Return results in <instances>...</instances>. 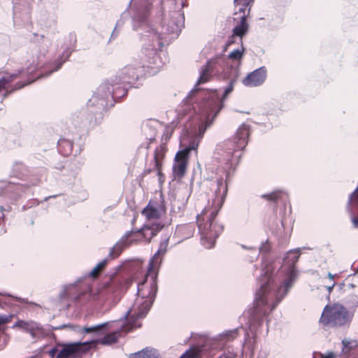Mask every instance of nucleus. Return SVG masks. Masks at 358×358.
<instances>
[{
	"label": "nucleus",
	"mask_w": 358,
	"mask_h": 358,
	"mask_svg": "<svg viewBox=\"0 0 358 358\" xmlns=\"http://www.w3.org/2000/svg\"><path fill=\"white\" fill-rule=\"evenodd\" d=\"M267 78V69L262 66L248 73L242 80L246 87H258L262 85Z\"/></svg>",
	"instance_id": "obj_8"
},
{
	"label": "nucleus",
	"mask_w": 358,
	"mask_h": 358,
	"mask_svg": "<svg viewBox=\"0 0 358 358\" xmlns=\"http://www.w3.org/2000/svg\"><path fill=\"white\" fill-rule=\"evenodd\" d=\"M166 212L165 207L157 201L150 200L142 210V215L147 219H159Z\"/></svg>",
	"instance_id": "obj_11"
},
{
	"label": "nucleus",
	"mask_w": 358,
	"mask_h": 358,
	"mask_svg": "<svg viewBox=\"0 0 358 358\" xmlns=\"http://www.w3.org/2000/svg\"><path fill=\"white\" fill-rule=\"evenodd\" d=\"M213 101V107L212 108V112H214V117H215L220 111L222 106L221 101L217 97Z\"/></svg>",
	"instance_id": "obj_33"
},
{
	"label": "nucleus",
	"mask_w": 358,
	"mask_h": 358,
	"mask_svg": "<svg viewBox=\"0 0 358 358\" xmlns=\"http://www.w3.org/2000/svg\"><path fill=\"white\" fill-rule=\"evenodd\" d=\"M336 355L333 352H329L327 354H323L321 352H315L314 354L313 358H336Z\"/></svg>",
	"instance_id": "obj_34"
},
{
	"label": "nucleus",
	"mask_w": 358,
	"mask_h": 358,
	"mask_svg": "<svg viewBox=\"0 0 358 358\" xmlns=\"http://www.w3.org/2000/svg\"><path fill=\"white\" fill-rule=\"evenodd\" d=\"M244 55V48L242 46L241 50L237 49L232 51L228 56L229 59L233 61H237L242 59Z\"/></svg>",
	"instance_id": "obj_30"
},
{
	"label": "nucleus",
	"mask_w": 358,
	"mask_h": 358,
	"mask_svg": "<svg viewBox=\"0 0 358 358\" xmlns=\"http://www.w3.org/2000/svg\"><path fill=\"white\" fill-rule=\"evenodd\" d=\"M124 240H122L121 243H117L115 244L111 249L109 252V257L110 259H115L120 256V255L122 252L124 248Z\"/></svg>",
	"instance_id": "obj_25"
},
{
	"label": "nucleus",
	"mask_w": 358,
	"mask_h": 358,
	"mask_svg": "<svg viewBox=\"0 0 358 358\" xmlns=\"http://www.w3.org/2000/svg\"><path fill=\"white\" fill-rule=\"evenodd\" d=\"M227 192V186L222 180L217 181V189L215 197L210 201L196 216V224L201 236V244L208 249L212 248L217 238L222 231L223 227L215 222V219L222 208Z\"/></svg>",
	"instance_id": "obj_2"
},
{
	"label": "nucleus",
	"mask_w": 358,
	"mask_h": 358,
	"mask_svg": "<svg viewBox=\"0 0 358 358\" xmlns=\"http://www.w3.org/2000/svg\"><path fill=\"white\" fill-rule=\"evenodd\" d=\"M171 137V134L169 135L168 134V132H166V134H164L163 136H162V140H164L165 141L164 143H166L169 140Z\"/></svg>",
	"instance_id": "obj_41"
},
{
	"label": "nucleus",
	"mask_w": 358,
	"mask_h": 358,
	"mask_svg": "<svg viewBox=\"0 0 358 358\" xmlns=\"http://www.w3.org/2000/svg\"><path fill=\"white\" fill-rule=\"evenodd\" d=\"M212 72L213 67L211 66V62L208 61L202 69L200 77L196 82V85H199L210 81Z\"/></svg>",
	"instance_id": "obj_18"
},
{
	"label": "nucleus",
	"mask_w": 358,
	"mask_h": 358,
	"mask_svg": "<svg viewBox=\"0 0 358 358\" xmlns=\"http://www.w3.org/2000/svg\"><path fill=\"white\" fill-rule=\"evenodd\" d=\"M27 333H29L33 338L40 339L45 336L43 328L35 322H32Z\"/></svg>",
	"instance_id": "obj_21"
},
{
	"label": "nucleus",
	"mask_w": 358,
	"mask_h": 358,
	"mask_svg": "<svg viewBox=\"0 0 358 358\" xmlns=\"http://www.w3.org/2000/svg\"><path fill=\"white\" fill-rule=\"evenodd\" d=\"M351 320L349 311L338 303L327 305L322 313L320 322L324 325L337 327L348 324Z\"/></svg>",
	"instance_id": "obj_4"
},
{
	"label": "nucleus",
	"mask_w": 358,
	"mask_h": 358,
	"mask_svg": "<svg viewBox=\"0 0 358 358\" xmlns=\"http://www.w3.org/2000/svg\"><path fill=\"white\" fill-rule=\"evenodd\" d=\"M205 131H206V127H204L203 124H201L199 126V136L201 137H202Z\"/></svg>",
	"instance_id": "obj_40"
},
{
	"label": "nucleus",
	"mask_w": 358,
	"mask_h": 358,
	"mask_svg": "<svg viewBox=\"0 0 358 358\" xmlns=\"http://www.w3.org/2000/svg\"><path fill=\"white\" fill-rule=\"evenodd\" d=\"M254 0H234L235 5L252 6Z\"/></svg>",
	"instance_id": "obj_35"
},
{
	"label": "nucleus",
	"mask_w": 358,
	"mask_h": 358,
	"mask_svg": "<svg viewBox=\"0 0 358 358\" xmlns=\"http://www.w3.org/2000/svg\"><path fill=\"white\" fill-rule=\"evenodd\" d=\"M158 58V55L155 49L148 50L145 54L141 68H152V64H155Z\"/></svg>",
	"instance_id": "obj_16"
},
{
	"label": "nucleus",
	"mask_w": 358,
	"mask_h": 358,
	"mask_svg": "<svg viewBox=\"0 0 358 358\" xmlns=\"http://www.w3.org/2000/svg\"><path fill=\"white\" fill-rule=\"evenodd\" d=\"M167 151L168 148L166 143H162L154 151L155 170L157 171L159 180H162L164 177L162 173L163 162Z\"/></svg>",
	"instance_id": "obj_10"
},
{
	"label": "nucleus",
	"mask_w": 358,
	"mask_h": 358,
	"mask_svg": "<svg viewBox=\"0 0 358 358\" xmlns=\"http://www.w3.org/2000/svg\"><path fill=\"white\" fill-rule=\"evenodd\" d=\"M335 285H336V283L334 282H333L329 286L327 287V289H328L329 292H331V290L333 289V288L334 287Z\"/></svg>",
	"instance_id": "obj_44"
},
{
	"label": "nucleus",
	"mask_w": 358,
	"mask_h": 358,
	"mask_svg": "<svg viewBox=\"0 0 358 358\" xmlns=\"http://www.w3.org/2000/svg\"><path fill=\"white\" fill-rule=\"evenodd\" d=\"M285 196L286 194L283 192L276 190L270 194H262L261 197L267 201L277 203L278 201L282 200Z\"/></svg>",
	"instance_id": "obj_24"
},
{
	"label": "nucleus",
	"mask_w": 358,
	"mask_h": 358,
	"mask_svg": "<svg viewBox=\"0 0 358 358\" xmlns=\"http://www.w3.org/2000/svg\"><path fill=\"white\" fill-rule=\"evenodd\" d=\"M23 86H24V85H20V86H18V87H17V89H20V88H22Z\"/></svg>",
	"instance_id": "obj_52"
},
{
	"label": "nucleus",
	"mask_w": 358,
	"mask_h": 358,
	"mask_svg": "<svg viewBox=\"0 0 358 358\" xmlns=\"http://www.w3.org/2000/svg\"><path fill=\"white\" fill-rule=\"evenodd\" d=\"M151 172V170L150 169H148V170H145L144 171V175H146V174H148Z\"/></svg>",
	"instance_id": "obj_49"
},
{
	"label": "nucleus",
	"mask_w": 358,
	"mask_h": 358,
	"mask_svg": "<svg viewBox=\"0 0 358 358\" xmlns=\"http://www.w3.org/2000/svg\"><path fill=\"white\" fill-rule=\"evenodd\" d=\"M121 331H115L111 332L110 334H106L103 338L92 340V341H96V348H97V344L100 343L102 345H110L112 343H115L117 341L119 337L120 336Z\"/></svg>",
	"instance_id": "obj_17"
},
{
	"label": "nucleus",
	"mask_w": 358,
	"mask_h": 358,
	"mask_svg": "<svg viewBox=\"0 0 358 358\" xmlns=\"http://www.w3.org/2000/svg\"><path fill=\"white\" fill-rule=\"evenodd\" d=\"M352 223L355 227L358 228V217H355L352 219Z\"/></svg>",
	"instance_id": "obj_43"
},
{
	"label": "nucleus",
	"mask_w": 358,
	"mask_h": 358,
	"mask_svg": "<svg viewBox=\"0 0 358 358\" xmlns=\"http://www.w3.org/2000/svg\"><path fill=\"white\" fill-rule=\"evenodd\" d=\"M195 227L192 223L178 225L176 229V236L181 240H185L193 236Z\"/></svg>",
	"instance_id": "obj_15"
},
{
	"label": "nucleus",
	"mask_w": 358,
	"mask_h": 358,
	"mask_svg": "<svg viewBox=\"0 0 358 358\" xmlns=\"http://www.w3.org/2000/svg\"><path fill=\"white\" fill-rule=\"evenodd\" d=\"M300 253L297 250H290L284 259L285 264L289 266L286 278L280 286H277L271 275L267 277L265 282L256 293L252 315L257 319H262L275 308L278 304L287 295L297 279L298 273L295 264L299 261Z\"/></svg>",
	"instance_id": "obj_1"
},
{
	"label": "nucleus",
	"mask_w": 358,
	"mask_h": 358,
	"mask_svg": "<svg viewBox=\"0 0 358 358\" xmlns=\"http://www.w3.org/2000/svg\"><path fill=\"white\" fill-rule=\"evenodd\" d=\"M250 134L249 128L243 125L237 130L233 140L230 141L231 148L229 150H232V156L240 158L242 155V150L245 148L248 144V139Z\"/></svg>",
	"instance_id": "obj_6"
},
{
	"label": "nucleus",
	"mask_w": 358,
	"mask_h": 358,
	"mask_svg": "<svg viewBox=\"0 0 358 358\" xmlns=\"http://www.w3.org/2000/svg\"><path fill=\"white\" fill-rule=\"evenodd\" d=\"M12 318L11 315H0V325L7 324L10 322Z\"/></svg>",
	"instance_id": "obj_36"
},
{
	"label": "nucleus",
	"mask_w": 358,
	"mask_h": 358,
	"mask_svg": "<svg viewBox=\"0 0 358 358\" xmlns=\"http://www.w3.org/2000/svg\"><path fill=\"white\" fill-rule=\"evenodd\" d=\"M156 141V138L155 136H153V137H150V138H148V143H150V144L155 143Z\"/></svg>",
	"instance_id": "obj_45"
},
{
	"label": "nucleus",
	"mask_w": 358,
	"mask_h": 358,
	"mask_svg": "<svg viewBox=\"0 0 358 358\" xmlns=\"http://www.w3.org/2000/svg\"><path fill=\"white\" fill-rule=\"evenodd\" d=\"M61 65H62V64H59V65L56 68L55 71H57V70L59 69V68H60Z\"/></svg>",
	"instance_id": "obj_51"
},
{
	"label": "nucleus",
	"mask_w": 358,
	"mask_h": 358,
	"mask_svg": "<svg viewBox=\"0 0 358 358\" xmlns=\"http://www.w3.org/2000/svg\"><path fill=\"white\" fill-rule=\"evenodd\" d=\"M160 223L152 224L150 226H145L138 230L137 236L142 237L143 241L150 242V240L163 228Z\"/></svg>",
	"instance_id": "obj_12"
},
{
	"label": "nucleus",
	"mask_w": 358,
	"mask_h": 358,
	"mask_svg": "<svg viewBox=\"0 0 358 358\" xmlns=\"http://www.w3.org/2000/svg\"><path fill=\"white\" fill-rule=\"evenodd\" d=\"M32 322L33 321L26 322L24 320H18L13 325V328L17 327V328L22 329L24 331H25L26 332H27Z\"/></svg>",
	"instance_id": "obj_31"
},
{
	"label": "nucleus",
	"mask_w": 358,
	"mask_h": 358,
	"mask_svg": "<svg viewBox=\"0 0 358 358\" xmlns=\"http://www.w3.org/2000/svg\"><path fill=\"white\" fill-rule=\"evenodd\" d=\"M193 148H192V149ZM191 148L178 151L175 157V163L173 171L176 177L182 178L186 173L187 166L188 155Z\"/></svg>",
	"instance_id": "obj_9"
},
{
	"label": "nucleus",
	"mask_w": 358,
	"mask_h": 358,
	"mask_svg": "<svg viewBox=\"0 0 358 358\" xmlns=\"http://www.w3.org/2000/svg\"><path fill=\"white\" fill-rule=\"evenodd\" d=\"M335 276H336L335 275H333V274H331V273H328V277H329V278L331 281H333V280H334V279Z\"/></svg>",
	"instance_id": "obj_47"
},
{
	"label": "nucleus",
	"mask_w": 358,
	"mask_h": 358,
	"mask_svg": "<svg viewBox=\"0 0 358 358\" xmlns=\"http://www.w3.org/2000/svg\"><path fill=\"white\" fill-rule=\"evenodd\" d=\"M138 69L134 65H127L121 71V79L122 82L130 83L138 80Z\"/></svg>",
	"instance_id": "obj_14"
},
{
	"label": "nucleus",
	"mask_w": 358,
	"mask_h": 358,
	"mask_svg": "<svg viewBox=\"0 0 358 358\" xmlns=\"http://www.w3.org/2000/svg\"><path fill=\"white\" fill-rule=\"evenodd\" d=\"M200 356V351L196 347H192L185 351L180 358H199Z\"/></svg>",
	"instance_id": "obj_28"
},
{
	"label": "nucleus",
	"mask_w": 358,
	"mask_h": 358,
	"mask_svg": "<svg viewBox=\"0 0 358 358\" xmlns=\"http://www.w3.org/2000/svg\"><path fill=\"white\" fill-rule=\"evenodd\" d=\"M352 197L355 201H358V187L355 190V192L352 194Z\"/></svg>",
	"instance_id": "obj_42"
},
{
	"label": "nucleus",
	"mask_w": 358,
	"mask_h": 358,
	"mask_svg": "<svg viewBox=\"0 0 358 358\" xmlns=\"http://www.w3.org/2000/svg\"><path fill=\"white\" fill-rule=\"evenodd\" d=\"M228 334H231L232 338H234L237 335V332L235 331H229Z\"/></svg>",
	"instance_id": "obj_46"
},
{
	"label": "nucleus",
	"mask_w": 358,
	"mask_h": 358,
	"mask_svg": "<svg viewBox=\"0 0 358 358\" xmlns=\"http://www.w3.org/2000/svg\"><path fill=\"white\" fill-rule=\"evenodd\" d=\"M10 92L7 91L4 94V97H6L10 94Z\"/></svg>",
	"instance_id": "obj_50"
},
{
	"label": "nucleus",
	"mask_w": 358,
	"mask_h": 358,
	"mask_svg": "<svg viewBox=\"0 0 358 358\" xmlns=\"http://www.w3.org/2000/svg\"><path fill=\"white\" fill-rule=\"evenodd\" d=\"M169 245V238H166L160 242L159 247L157 252L151 258L148 266L159 270L162 261V256L166 252Z\"/></svg>",
	"instance_id": "obj_13"
},
{
	"label": "nucleus",
	"mask_w": 358,
	"mask_h": 358,
	"mask_svg": "<svg viewBox=\"0 0 358 358\" xmlns=\"http://www.w3.org/2000/svg\"><path fill=\"white\" fill-rule=\"evenodd\" d=\"M138 231H131L127 232L122 238L126 245L143 241L142 237L137 236Z\"/></svg>",
	"instance_id": "obj_23"
},
{
	"label": "nucleus",
	"mask_w": 358,
	"mask_h": 358,
	"mask_svg": "<svg viewBox=\"0 0 358 358\" xmlns=\"http://www.w3.org/2000/svg\"><path fill=\"white\" fill-rule=\"evenodd\" d=\"M248 31V24L247 23L246 16L241 15L239 24H237L233 29V34L234 35H236V36L242 38L243 36L246 34Z\"/></svg>",
	"instance_id": "obj_19"
},
{
	"label": "nucleus",
	"mask_w": 358,
	"mask_h": 358,
	"mask_svg": "<svg viewBox=\"0 0 358 358\" xmlns=\"http://www.w3.org/2000/svg\"><path fill=\"white\" fill-rule=\"evenodd\" d=\"M62 295L64 298L73 301H81L90 296V289L81 284H71L65 287Z\"/></svg>",
	"instance_id": "obj_7"
},
{
	"label": "nucleus",
	"mask_w": 358,
	"mask_h": 358,
	"mask_svg": "<svg viewBox=\"0 0 358 358\" xmlns=\"http://www.w3.org/2000/svg\"><path fill=\"white\" fill-rule=\"evenodd\" d=\"M233 90V85L231 84L229 86H228L225 90L223 96H227L229 93H231Z\"/></svg>",
	"instance_id": "obj_39"
},
{
	"label": "nucleus",
	"mask_w": 358,
	"mask_h": 358,
	"mask_svg": "<svg viewBox=\"0 0 358 358\" xmlns=\"http://www.w3.org/2000/svg\"><path fill=\"white\" fill-rule=\"evenodd\" d=\"M150 145H151L150 143H148H148H147V145H146V146H145V148H146L147 150H149V149L150 148Z\"/></svg>",
	"instance_id": "obj_48"
},
{
	"label": "nucleus",
	"mask_w": 358,
	"mask_h": 358,
	"mask_svg": "<svg viewBox=\"0 0 358 358\" xmlns=\"http://www.w3.org/2000/svg\"><path fill=\"white\" fill-rule=\"evenodd\" d=\"M106 264L107 260L106 259L99 263L90 273V276L92 278H96L100 275Z\"/></svg>",
	"instance_id": "obj_27"
},
{
	"label": "nucleus",
	"mask_w": 358,
	"mask_h": 358,
	"mask_svg": "<svg viewBox=\"0 0 358 358\" xmlns=\"http://www.w3.org/2000/svg\"><path fill=\"white\" fill-rule=\"evenodd\" d=\"M17 78V74H11L8 76H4L0 78V92L6 88V85Z\"/></svg>",
	"instance_id": "obj_29"
},
{
	"label": "nucleus",
	"mask_w": 358,
	"mask_h": 358,
	"mask_svg": "<svg viewBox=\"0 0 358 358\" xmlns=\"http://www.w3.org/2000/svg\"><path fill=\"white\" fill-rule=\"evenodd\" d=\"M58 150L64 156H69L73 151V142L65 139L60 138L58 141Z\"/></svg>",
	"instance_id": "obj_20"
},
{
	"label": "nucleus",
	"mask_w": 358,
	"mask_h": 358,
	"mask_svg": "<svg viewBox=\"0 0 358 358\" xmlns=\"http://www.w3.org/2000/svg\"><path fill=\"white\" fill-rule=\"evenodd\" d=\"M56 358H83L92 349H96V341L59 343Z\"/></svg>",
	"instance_id": "obj_5"
},
{
	"label": "nucleus",
	"mask_w": 358,
	"mask_h": 358,
	"mask_svg": "<svg viewBox=\"0 0 358 358\" xmlns=\"http://www.w3.org/2000/svg\"><path fill=\"white\" fill-rule=\"evenodd\" d=\"M236 35H234V34H232V36H231L229 39H228V41L227 42L226 45H225V48H224V51H226L227 48L230 46L232 43H234V36Z\"/></svg>",
	"instance_id": "obj_38"
},
{
	"label": "nucleus",
	"mask_w": 358,
	"mask_h": 358,
	"mask_svg": "<svg viewBox=\"0 0 358 358\" xmlns=\"http://www.w3.org/2000/svg\"><path fill=\"white\" fill-rule=\"evenodd\" d=\"M158 270L148 266L144 280L138 285V296L131 309L128 312L127 331L141 327L139 320L145 317L153 303L157 292Z\"/></svg>",
	"instance_id": "obj_3"
},
{
	"label": "nucleus",
	"mask_w": 358,
	"mask_h": 358,
	"mask_svg": "<svg viewBox=\"0 0 358 358\" xmlns=\"http://www.w3.org/2000/svg\"><path fill=\"white\" fill-rule=\"evenodd\" d=\"M107 325H108V323H103V324H100L95 325V326L90 327H85L80 329L79 330V332H80L82 334L98 333L101 330L106 328L107 327Z\"/></svg>",
	"instance_id": "obj_26"
},
{
	"label": "nucleus",
	"mask_w": 358,
	"mask_h": 358,
	"mask_svg": "<svg viewBox=\"0 0 358 358\" xmlns=\"http://www.w3.org/2000/svg\"><path fill=\"white\" fill-rule=\"evenodd\" d=\"M59 350V348L58 347V343H57L55 348L48 351V355L51 357V358H54L55 357H56Z\"/></svg>",
	"instance_id": "obj_37"
},
{
	"label": "nucleus",
	"mask_w": 358,
	"mask_h": 358,
	"mask_svg": "<svg viewBox=\"0 0 358 358\" xmlns=\"http://www.w3.org/2000/svg\"><path fill=\"white\" fill-rule=\"evenodd\" d=\"M130 358H159L156 351L145 348L138 352L131 355Z\"/></svg>",
	"instance_id": "obj_22"
},
{
	"label": "nucleus",
	"mask_w": 358,
	"mask_h": 358,
	"mask_svg": "<svg viewBox=\"0 0 358 358\" xmlns=\"http://www.w3.org/2000/svg\"><path fill=\"white\" fill-rule=\"evenodd\" d=\"M236 7H238V11L235 13V15L240 14V17L241 15H245L247 17L248 14H249L251 8V6H242V5H235Z\"/></svg>",
	"instance_id": "obj_32"
}]
</instances>
